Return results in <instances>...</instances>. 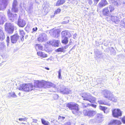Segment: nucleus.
<instances>
[{"label":"nucleus","mask_w":125,"mask_h":125,"mask_svg":"<svg viewBox=\"0 0 125 125\" xmlns=\"http://www.w3.org/2000/svg\"><path fill=\"white\" fill-rule=\"evenodd\" d=\"M82 98L83 100L88 101L91 103H95L96 98L91 94L87 93H84L81 95Z\"/></svg>","instance_id":"1"},{"label":"nucleus","mask_w":125,"mask_h":125,"mask_svg":"<svg viewBox=\"0 0 125 125\" xmlns=\"http://www.w3.org/2000/svg\"><path fill=\"white\" fill-rule=\"evenodd\" d=\"M33 86L32 84L28 83V84H23L20 85L18 88L19 90L26 92H29L33 89Z\"/></svg>","instance_id":"2"},{"label":"nucleus","mask_w":125,"mask_h":125,"mask_svg":"<svg viewBox=\"0 0 125 125\" xmlns=\"http://www.w3.org/2000/svg\"><path fill=\"white\" fill-rule=\"evenodd\" d=\"M67 106L70 109L73 110L72 113L73 114H75L78 113V105L74 103L70 102L68 103L67 105Z\"/></svg>","instance_id":"3"},{"label":"nucleus","mask_w":125,"mask_h":125,"mask_svg":"<svg viewBox=\"0 0 125 125\" xmlns=\"http://www.w3.org/2000/svg\"><path fill=\"white\" fill-rule=\"evenodd\" d=\"M5 31L8 33L11 34L13 31L14 29L13 24L10 23H7L5 25Z\"/></svg>","instance_id":"4"},{"label":"nucleus","mask_w":125,"mask_h":125,"mask_svg":"<svg viewBox=\"0 0 125 125\" xmlns=\"http://www.w3.org/2000/svg\"><path fill=\"white\" fill-rule=\"evenodd\" d=\"M45 83V81L43 80L36 81L34 83V87L37 88L43 87L44 88Z\"/></svg>","instance_id":"5"},{"label":"nucleus","mask_w":125,"mask_h":125,"mask_svg":"<svg viewBox=\"0 0 125 125\" xmlns=\"http://www.w3.org/2000/svg\"><path fill=\"white\" fill-rule=\"evenodd\" d=\"M83 113L85 116L91 117H93L96 114L95 111L90 110L88 111L85 110H83Z\"/></svg>","instance_id":"6"},{"label":"nucleus","mask_w":125,"mask_h":125,"mask_svg":"<svg viewBox=\"0 0 125 125\" xmlns=\"http://www.w3.org/2000/svg\"><path fill=\"white\" fill-rule=\"evenodd\" d=\"M102 94L104 97L107 98L108 99H110L111 97L113 95L112 93L110 91L106 90L103 91Z\"/></svg>","instance_id":"7"},{"label":"nucleus","mask_w":125,"mask_h":125,"mask_svg":"<svg viewBox=\"0 0 125 125\" xmlns=\"http://www.w3.org/2000/svg\"><path fill=\"white\" fill-rule=\"evenodd\" d=\"M18 4L16 0H14L12 3L11 10L12 12L17 13L18 11Z\"/></svg>","instance_id":"8"},{"label":"nucleus","mask_w":125,"mask_h":125,"mask_svg":"<svg viewBox=\"0 0 125 125\" xmlns=\"http://www.w3.org/2000/svg\"><path fill=\"white\" fill-rule=\"evenodd\" d=\"M106 19L108 21H110L111 20L116 24L118 23L119 21L118 18L114 16H109L106 18Z\"/></svg>","instance_id":"9"},{"label":"nucleus","mask_w":125,"mask_h":125,"mask_svg":"<svg viewBox=\"0 0 125 125\" xmlns=\"http://www.w3.org/2000/svg\"><path fill=\"white\" fill-rule=\"evenodd\" d=\"M60 32V30L58 29L52 30L50 32L51 36L55 38H57L59 36Z\"/></svg>","instance_id":"10"},{"label":"nucleus","mask_w":125,"mask_h":125,"mask_svg":"<svg viewBox=\"0 0 125 125\" xmlns=\"http://www.w3.org/2000/svg\"><path fill=\"white\" fill-rule=\"evenodd\" d=\"M112 115L115 117H118L122 115V113L120 110L119 109H115L112 111Z\"/></svg>","instance_id":"11"},{"label":"nucleus","mask_w":125,"mask_h":125,"mask_svg":"<svg viewBox=\"0 0 125 125\" xmlns=\"http://www.w3.org/2000/svg\"><path fill=\"white\" fill-rule=\"evenodd\" d=\"M38 39V41L40 42L46 41L47 40L46 34L45 33L40 34Z\"/></svg>","instance_id":"12"},{"label":"nucleus","mask_w":125,"mask_h":125,"mask_svg":"<svg viewBox=\"0 0 125 125\" xmlns=\"http://www.w3.org/2000/svg\"><path fill=\"white\" fill-rule=\"evenodd\" d=\"M48 43L54 46L58 47L60 43V42L58 40H52L47 42Z\"/></svg>","instance_id":"13"},{"label":"nucleus","mask_w":125,"mask_h":125,"mask_svg":"<svg viewBox=\"0 0 125 125\" xmlns=\"http://www.w3.org/2000/svg\"><path fill=\"white\" fill-rule=\"evenodd\" d=\"M7 15L9 17L10 20L13 21L15 19H16L17 16L16 14L13 15L10 12V10H9L7 12Z\"/></svg>","instance_id":"14"},{"label":"nucleus","mask_w":125,"mask_h":125,"mask_svg":"<svg viewBox=\"0 0 125 125\" xmlns=\"http://www.w3.org/2000/svg\"><path fill=\"white\" fill-rule=\"evenodd\" d=\"M6 20L5 16L4 14L0 12V24H3Z\"/></svg>","instance_id":"15"},{"label":"nucleus","mask_w":125,"mask_h":125,"mask_svg":"<svg viewBox=\"0 0 125 125\" xmlns=\"http://www.w3.org/2000/svg\"><path fill=\"white\" fill-rule=\"evenodd\" d=\"M61 37H69L70 38L71 36V35L66 30L62 32L61 33Z\"/></svg>","instance_id":"16"},{"label":"nucleus","mask_w":125,"mask_h":125,"mask_svg":"<svg viewBox=\"0 0 125 125\" xmlns=\"http://www.w3.org/2000/svg\"><path fill=\"white\" fill-rule=\"evenodd\" d=\"M11 41L12 43L16 42L19 39V36L17 34H16L11 36Z\"/></svg>","instance_id":"17"},{"label":"nucleus","mask_w":125,"mask_h":125,"mask_svg":"<svg viewBox=\"0 0 125 125\" xmlns=\"http://www.w3.org/2000/svg\"><path fill=\"white\" fill-rule=\"evenodd\" d=\"M45 83H44V88H49L50 86L56 89V90H57V89L56 88H55L56 87V85L53 83L49 82H47L45 81Z\"/></svg>","instance_id":"18"},{"label":"nucleus","mask_w":125,"mask_h":125,"mask_svg":"<svg viewBox=\"0 0 125 125\" xmlns=\"http://www.w3.org/2000/svg\"><path fill=\"white\" fill-rule=\"evenodd\" d=\"M18 24L20 27H23L26 25V23L25 21L23 19H19Z\"/></svg>","instance_id":"19"},{"label":"nucleus","mask_w":125,"mask_h":125,"mask_svg":"<svg viewBox=\"0 0 125 125\" xmlns=\"http://www.w3.org/2000/svg\"><path fill=\"white\" fill-rule=\"evenodd\" d=\"M60 92L62 93V94H70L71 92V90L67 88H65L63 90L60 89Z\"/></svg>","instance_id":"20"},{"label":"nucleus","mask_w":125,"mask_h":125,"mask_svg":"<svg viewBox=\"0 0 125 125\" xmlns=\"http://www.w3.org/2000/svg\"><path fill=\"white\" fill-rule=\"evenodd\" d=\"M103 118L102 115L101 114L97 115V117L96 119V122L98 123H101L103 121Z\"/></svg>","instance_id":"21"},{"label":"nucleus","mask_w":125,"mask_h":125,"mask_svg":"<svg viewBox=\"0 0 125 125\" xmlns=\"http://www.w3.org/2000/svg\"><path fill=\"white\" fill-rule=\"evenodd\" d=\"M2 28L0 27V41H2L5 38V36L2 30Z\"/></svg>","instance_id":"22"},{"label":"nucleus","mask_w":125,"mask_h":125,"mask_svg":"<svg viewBox=\"0 0 125 125\" xmlns=\"http://www.w3.org/2000/svg\"><path fill=\"white\" fill-rule=\"evenodd\" d=\"M107 4L108 3L106 0H101L99 3V5L100 7H102Z\"/></svg>","instance_id":"23"},{"label":"nucleus","mask_w":125,"mask_h":125,"mask_svg":"<svg viewBox=\"0 0 125 125\" xmlns=\"http://www.w3.org/2000/svg\"><path fill=\"white\" fill-rule=\"evenodd\" d=\"M121 124V123L120 121L116 120H113L111 121L109 124V125H111L116 124L117 125H119Z\"/></svg>","instance_id":"24"},{"label":"nucleus","mask_w":125,"mask_h":125,"mask_svg":"<svg viewBox=\"0 0 125 125\" xmlns=\"http://www.w3.org/2000/svg\"><path fill=\"white\" fill-rule=\"evenodd\" d=\"M109 12V10L107 8L105 7L104 8L103 10L102 11V13L103 15L104 16H106L108 17V13Z\"/></svg>","instance_id":"25"},{"label":"nucleus","mask_w":125,"mask_h":125,"mask_svg":"<svg viewBox=\"0 0 125 125\" xmlns=\"http://www.w3.org/2000/svg\"><path fill=\"white\" fill-rule=\"evenodd\" d=\"M37 54L38 56L42 57L43 58L46 57H47V54L43 52L39 51L37 52Z\"/></svg>","instance_id":"26"},{"label":"nucleus","mask_w":125,"mask_h":125,"mask_svg":"<svg viewBox=\"0 0 125 125\" xmlns=\"http://www.w3.org/2000/svg\"><path fill=\"white\" fill-rule=\"evenodd\" d=\"M68 38L65 37H62V43L65 44H66L68 42Z\"/></svg>","instance_id":"27"},{"label":"nucleus","mask_w":125,"mask_h":125,"mask_svg":"<svg viewBox=\"0 0 125 125\" xmlns=\"http://www.w3.org/2000/svg\"><path fill=\"white\" fill-rule=\"evenodd\" d=\"M65 2V0H58L57 1L56 5V6H59L63 4Z\"/></svg>","instance_id":"28"},{"label":"nucleus","mask_w":125,"mask_h":125,"mask_svg":"<svg viewBox=\"0 0 125 125\" xmlns=\"http://www.w3.org/2000/svg\"><path fill=\"white\" fill-rule=\"evenodd\" d=\"M36 50H42L43 46L42 45L39 44H37L36 45Z\"/></svg>","instance_id":"29"},{"label":"nucleus","mask_w":125,"mask_h":125,"mask_svg":"<svg viewBox=\"0 0 125 125\" xmlns=\"http://www.w3.org/2000/svg\"><path fill=\"white\" fill-rule=\"evenodd\" d=\"M44 7V9L45 12L47 13L49 11L50 9H49V6L48 4H45Z\"/></svg>","instance_id":"30"},{"label":"nucleus","mask_w":125,"mask_h":125,"mask_svg":"<svg viewBox=\"0 0 125 125\" xmlns=\"http://www.w3.org/2000/svg\"><path fill=\"white\" fill-rule=\"evenodd\" d=\"M41 121L42 123L44 125H49L50 124L48 121H45L43 119H42Z\"/></svg>","instance_id":"31"},{"label":"nucleus","mask_w":125,"mask_h":125,"mask_svg":"<svg viewBox=\"0 0 125 125\" xmlns=\"http://www.w3.org/2000/svg\"><path fill=\"white\" fill-rule=\"evenodd\" d=\"M8 4V0H0V4H5L7 6Z\"/></svg>","instance_id":"32"},{"label":"nucleus","mask_w":125,"mask_h":125,"mask_svg":"<svg viewBox=\"0 0 125 125\" xmlns=\"http://www.w3.org/2000/svg\"><path fill=\"white\" fill-rule=\"evenodd\" d=\"M109 100L112 101L113 102H116L117 101V98L116 97L114 96L113 94V96L111 97V99Z\"/></svg>","instance_id":"33"},{"label":"nucleus","mask_w":125,"mask_h":125,"mask_svg":"<svg viewBox=\"0 0 125 125\" xmlns=\"http://www.w3.org/2000/svg\"><path fill=\"white\" fill-rule=\"evenodd\" d=\"M120 24L121 27H122L123 28H125V18L121 21Z\"/></svg>","instance_id":"34"},{"label":"nucleus","mask_w":125,"mask_h":125,"mask_svg":"<svg viewBox=\"0 0 125 125\" xmlns=\"http://www.w3.org/2000/svg\"><path fill=\"white\" fill-rule=\"evenodd\" d=\"M7 6L5 4H0V10H4L6 8Z\"/></svg>","instance_id":"35"},{"label":"nucleus","mask_w":125,"mask_h":125,"mask_svg":"<svg viewBox=\"0 0 125 125\" xmlns=\"http://www.w3.org/2000/svg\"><path fill=\"white\" fill-rule=\"evenodd\" d=\"M106 8H108V9L109 10V11L110 12H112L114 10V7L111 5H109L108 7H106Z\"/></svg>","instance_id":"36"},{"label":"nucleus","mask_w":125,"mask_h":125,"mask_svg":"<svg viewBox=\"0 0 125 125\" xmlns=\"http://www.w3.org/2000/svg\"><path fill=\"white\" fill-rule=\"evenodd\" d=\"M68 3L71 5L74 4L76 1V0H68Z\"/></svg>","instance_id":"37"},{"label":"nucleus","mask_w":125,"mask_h":125,"mask_svg":"<svg viewBox=\"0 0 125 125\" xmlns=\"http://www.w3.org/2000/svg\"><path fill=\"white\" fill-rule=\"evenodd\" d=\"M91 104H83L82 103L81 106L83 108H85L86 107H87L88 106H90L91 105Z\"/></svg>","instance_id":"38"},{"label":"nucleus","mask_w":125,"mask_h":125,"mask_svg":"<svg viewBox=\"0 0 125 125\" xmlns=\"http://www.w3.org/2000/svg\"><path fill=\"white\" fill-rule=\"evenodd\" d=\"M98 102L99 104L107 105H108V104L106 102L104 101L101 100L98 101Z\"/></svg>","instance_id":"39"},{"label":"nucleus","mask_w":125,"mask_h":125,"mask_svg":"<svg viewBox=\"0 0 125 125\" xmlns=\"http://www.w3.org/2000/svg\"><path fill=\"white\" fill-rule=\"evenodd\" d=\"M9 94L10 95H9L8 96L9 98L10 97L16 98L17 97V96L16 95L15 93H10Z\"/></svg>","instance_id":"40"},{"label":"nucleus","mask_w":125,"mask_h":125,"mask_svg":"<svg viewBox=\"0 0 125 125\" xmlns=\"http://www.w3.org/2000/svg\"><path fill=\"white\" fill-rule=\"evenodd\" d=\"M33 8L32 5H30L28 8V12L30 13H31L32 11Z\"/></svg>","instance_id":"41"},{"label":"nucleus","mask_w":125,"mask_h":125,"mask_svg":"<svg viewBox=\"0 0 125 125\" xmlns=\"http://www.w3.org/2000/svg\"><path fill=\"white\" fill-rule=\"evenodd\" d=\"M100 109L104 111V113H105V110L107 109V108L103 106H99Z\"/></svg>","instance_id":"42"},{"label":"nucleus","mask_w":125,"mask_h":125,"mask_svg":"<svg viewBox=\"0 0 125 125\" xmlns=\"http://www.w3.org/2000/svg\"><path fill=\"white\" fill-rule=\"evenodd\" d=\"M19 31L20 34L21 35V36L22 37H24L25 33L23 30L20 29L19 30Z\"/></svg>","instance_id":"43"},{"label":"nucleus","mask_w":125,"mask_h":125,"mask_svg":"<svg viewBox=\"0 0 125 125\" xmlns=\"http://www.w3.org/2000/svg\"><path fill=\"white\" fill-rule=\"evenodd\" d=\"M112 0V4L117 6H118L119 5V4L118 3L115 1V0Z\"/></svg>","instance_id":"44"},{"label":"nucleus","mask_w":125,"mask_h":125,"mask_svg":"<svg viewBox=\"0 0 125 125\" xmlns=\"http://www.w3.org/2000/svg\"><path fill=\"white\" fill-rule=\"evenodd\" d=\"M61 11V10L60 9H58L55 11V12L54 13V14L55 15V14L59 13Z\"/></svg>","instance_id":"45"},{"label":"nucleus","mask_w":125,"mask_h":125,"mask_svg":"<svg viewBox=\"0 0 125 125\" xmlns=\"http://www.w3.org/2000/svg\"><path fill=\"white\" fill-rule=\"evenodd\" d=\"M56 51L58 52H62L63 51V50L62 47L61 48H60L56 49Z\"/></svg>","instance_id":"46"},{"label":"nucleus","mask_w":125,"mask_h":125,"mask_svg":"<svg viewBox=\"0 0 125 125\" xmlns=\"http://www.w3.org/2000/svg\"><path fill=\"white\" fill-rule=\"evenodd\" d=\"M28 118L26 117H25L24 118H20L19 119V121H26L27 120Z\"/></svg>","instance_id":"47"},{"label":"nucleus","mask_w":125,"mask_h":125,"mask_svg":"<svg viewBox=\"0 0 125 125\" xmlns=\"http://www.w3.org/2000/svg\"><path fill=\"white\" fill-rule=\"evenodd\" d=\"M62 71L61 69H60L58 72V78L59 79H61V73Z\"/></svg>","instance_id":"48"},{"label":"nucleus","mask_w":125,"mask_h":125,"mask_svg":"<svg viewBox=\"0 0 125 125\" xmlns=\"http://www.w3.org/2000/svg\"><path fill=\"white\" fill-rule=\"evenodd\" d=\"M6 41L7 43V46H8L9 45V42L10 41V38L9 36H7V39H6Z\"/></svg>","instance_id":"49"},{"label":"nucleus","mask_w":125,"mask_h":125,"mask_svg":"<svg viewBox=\"0 0 125 125\" xmlns=\"http://www.w3.org/2000/svg\"><path fill=\"white\" fill-rule=\"evenodd\" d=\"M122 122L125 124V116H124L122 119Z\"/></svg>","instance_id":"50"},{"label":"nucleus","mask_w":125,"mask_h":125,"mask_svg":"<svg viewBox=\"0 0 125 125\" xmlns=\"http://www.w3.org/2000/svg\"><path fill=\"white\" fill-rule=\"evenodd\" d=\"M69 46V44H68L67 45H66L65 46H64V47H62L63 50H64V49H66L68 48Z\"/></svg>","instance_id":"51"},{"label":"nucleus","mask_w":125,"mask_h":125,"mask_svg":"<svg viewBox=\"0 0 125 125\" xmlns=\"http://www.w3.org/2000/svg\"><path fill=\"white\" fill-rule=\"evenodd\" d=\"M38 28L37 27H36L33 28L32 29V30L33 32H35L37 31V30Z\"/></svg>","instance_id":"52"},{"label":"nucleus","mask_w":125,"mask_h":125,"mask_svg":"<svg viewBox=\"0 0 125 125\" xmlns=\"http://www.w3.org/2000/svg\"><path fill=\"white\" fill-rule=\"evenodd\" d=\"M87 1L90 5H91L93 3L92 0H87Z\"/></svg>","instance_id":"53"},{"label":"nucleus","mask_w":125,"mask_h":125,"mask_svg":"<svg viewBox=\"0 0 125 125\" xmlns=\"http://www.w3.org/2000/svg\"><path fill=\"white\" fill-rule=\"evenodd\" d=\"M72 40L71 39H70V41L69 42L68 44L70 45L72 44Z\"/></svg>","instance_id":"54"},{"label":"nucleus","mask_w":125,"mask_h":125,"mask_svg":"<svg viewBox=\"0 0 125 125\" xmlns=\"http://www.w3.org/2000/svg\"><path fill=\"white\" fill-rule=\"evenodd\" d=\"M38 121V120L36 119H33V122L34 123H36L37 121Z\"/></svg>","instance_id":"55"},{"label":"nucleus","mask_w":125,"mask_h":125,"mask_svg":"<svg viewBox=\"0 0 125 125\" xmlns=\"http://www.w3.org/2000/svg\"><path fill=\"white\" fill-rule=\"evenodd\" d=\"M54 97H54L55 99H57L58 97V96L57 94H55L54 95Z\"/></svg>","instance_id":"56"},{"label":"nucleus","mask_w":125,"mask_h":125,"mask_svg":"<svg viewBox=\"0 0 125 125\" xmlns=\"http://www.w3.org/2000/svg\"><path fill=\"white\" fill-rule=\"evenodd\" d=\"M69 20H67L66 21H64L62 23L63 24H65L69 22Z\"/></svg>","instance_id":"57"},{"label":"nucleus","mask_w":125,"mask_h":125,"mask_svg":"<svg viewBox=\"0 0 125 125\" xmlns=\"http://www.w3.org/2000/svg\"><path fill=\"white\" fill-rule=\"evenodd\" d=\"M91 104L90 106H92V107L95 108L96 106V105L95 104Z\"/></svg>","instance_id":"58"},{"label":"nucleus","mask_w":125,"mask_h":125,"mask_svg":"<svg viewBox=\"0 0 125 125\" xmlns=\"http://www.w3.org/2000/svg\"><path fill=\"white\" fill-rule=\"evenodd\" d=\"M77 34L76 33L75 34L73 35V38L75 39L76 38Z\"/></svg>","instance_id":"59"},{"label":"nucleus","mask_w":125,"mask_h":125,"mask_svg":"<svg viewBox=\"0 0 125 125\" xmlns=\"http://www.w3.org/2000/svg\"><path fill=\"white\" fill-rule=\"evenodd\" d=\"M99 0H94V3L96 4H97Z\"/></svg>","instance_id":"60"},{"label":"nucleus","mask_w":125,"mask_h":125,"mask_svg":"<svg viewBox=\"0 0 125 125\" xmlns=\"http://www.w3.org/2000/svg\"><path fill=\"white\" fill-rule=\"evenodd\" d=\"M63 120L65 118V117H60Z\"/></svg>","instance_id":"61"},{"label":"nucleus","mask_w":125,"mask_h":125,"mask_svg":"<svg viewBox=\"0 0 125 125\" xmlns=\"http://www.w3.org/2000/svg\"><path fill=\"white\" fill-rule=\"evenodd\" d=\"M123 4L124 5V6H125V2H123Z\"/></svg>","instance_id":"62"},{"label":"nucleus","mask_w":125,"mask_h":125,"mask_svg":"<svg viewBox=\"0 0 125 125\" xmlns=\"http://www.w3.org/2000/svg\"><path fill=\"white\" fill-rule=\"evenodd\" d=\"M28 37V35H26V36H25V39H27V38Z\"/></svg>","instance_id":"63"},{"label":"nucleus","mask_w":125,"mask_h":125,"mask_svg":"<svg viewBox=\"0 0 125 125\" xmlns=\"http://www.w3.org/2000/svg\"><path fill=\"white\" fill-rule=\"evenodd\" d=\"M23 37H22V38L21 39V41H23V40H24V38H23Z\"/></svg>","instance_id":"64"}]
</instances>
